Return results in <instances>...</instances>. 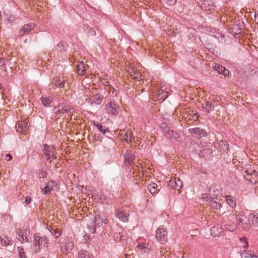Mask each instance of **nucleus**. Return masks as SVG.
Returning a JSON list of instances; mask_svg holds the SVG:
<instances>
[{
    "instance_id": "nucleus-1",
    "label": "nucleus",
    "mask_w": 258,
    "mask_h": 258,
    "mask_svg": "<svg viewBox=\"0 0 258 258\" xmlns=\"http://www.w3.org/2000/svg\"><path fill=\"white\" fill-rule=\"evenodd\" d=\"M105 219L99 215L95 216L93 218V216L92 215H86V217L82 218V226L87 227V230H84L85 234L94 233L97 228H99L103 223H105Z\"/></svg>"
},
{
    "instance_id": "nucleus-2",
    "label": "nucleus",
    "mask_w": 258,
    "mask_h": 258,
    "mask_svg": "<svg viewBox=\"0 0 258 258\" xmlns=\"http://www.w3.org/2000/svg\"><path fill=\"white\" fill-rule=\"evenodd\" d=\"M48 243V240L46 237H41L39 233H36L34 235V251L38 253L40 251V246L43 245L45 246Z\"/></svg>"
},
{
    "instance_id": "nucleus-3",
    "label": "nucleus",
    "mask_w": 258,
    "mask_h": 258,
    "mask_svg": "<svg viewBox=\"0 0 258 258\" xmlns=\"http://www.w3.org/2000/svg\"><path fill=\"white\" fill-rule=\"evenodd\" d=\"M54 107L53 111L55 114H65L67 113H73L74 110L70 106L65 104H60L57 107Z\"/></svg>"
},
{
    "instance_id": "nucleus-4",
    "label": "nucleus",
    "mask_w": 258,
    "mask_h": 258,
    "mask_svg": "<svg viewBox=\"0 0 258 258\" xmlns=\"http://www.w3.org/2000/svg\"><path fill=\"white\" fill-rule=\"evenodd\" d=\"M156 238L160 243L163 244L167 241V232L163 228L157 229Z\"/></svg>"
},
{
    "instance_id": "nucleus-5",
    "label": "nucleus",
    "mask_w": 258,
    "mask_h": 258,
    "mask_svg": "<svg viewBox=\"0 0 258 258\" xmlns=\"http://www.w3.org/2000/svg\"><path fill=\"white\" fill-rule=\"evenodd\" d=\"M106 112L112 115H116L118 113V106L113 102L110 101L106 105Z\"/></svg>"
},
{
    "instance_id": "nucleus-6",
    "label": "nucleus",
    "mask_w": 258,
    "mask_h": 258,
    "mask_svg": "<svg viewBox=\"0 0 258 258\" xmlns=\"http://www.w3.org/2000/svg\"><path fill=\"white\" fill-rule=\"evenodd\" d=\"M188 131L191 135H195L198 136L199 138H201L207 136L206 131L198 127L193 128H189Z\"/></svg>"
},
{
    "instance_id": "nucleus-7",
    "label": "nucleus",
    "mask_w": 258,
    "mask_h": 258,
    "mask_svg": "<svg viewBox=\"0 0 258 258\" xmlns=\"http://www.w3.org/2000/svg\"><path fill=\"white\" fill-rule=\"evenodd\" d=\"M35 25L33 23L25 24L19 31V36L22 37L25 35L28 34L30 31L34 28Z\"/></svg>"
},
{
    "instance_id": "nucleus-8",
    "label": "nucleus",
    "mask_w": 258,
    "mask_h": 258,
    "mask_svg": "<svg viewBox=\"0 0 258 258\" xmlns=\"http://www.w3.org/2000/svg\"><path fill=\"white\" fill-rule=\"evenodd\" d=\"M209 200V206L213 209L216 210H220L222 207V203L220 202V200L217 202L218 198L216 197H210Z\"/></svg>"
},
{
    "instance_id": "nucleus-9",
    "label": "nucleus",
    "mask_w": 258,
    "mask_h": 258,
    "mask_svg": "<svg viewBox=\"0 0 258 258\" xmlns=\"http://www.w3.org/2000/svg\"><path fill=\"white\" fill-rule=\"evenodd\" d=\"M165 136H166L167 138H170V139H174V140H176L177 141H181V138L176 132H174L173 130H171L170 129V127L167 128V130L166 133H165Z\"/></svg>"
},
{
    "instance_id": "nucleus-10",
    "label": "nucleus",
    "mask_w": 258,
    "mask_h": 258,
    "mask_svg": "<svg viewBox=\"0 0 258 258\" xmlns=\"http://www.w3.org/2000/svg\"><path fill=\"white\" fill-rule=\"evenodd\" d=\"M115 215L122 222H126L128 221L127 217L129 214H126L121 209H117L115 211Z\"/></svg>"
},
{
    "instance_id": "nucleus-11",
    "label": "nucleus",
    "mask_w": 258,
    "mask_h": 258,
    "mask_svg": "<svg viewBox=\"0 0 258 258\" xmlns=\"http://www.w3.org/2000/svg\"><path fill=\"white\" fill-rule=\"evenodd\" d=\"M213 69L216 71L219 74H223L224 76H227L229 75V72L228 70L226 69L224 67L218 64H215L213 67Z\"/></svg>"
},
{
    "instance_id": "nucleus-12",
    "label": "nucleus",
    "mask_w": 258,
    "mask_h": 258,
    "mask_svg": "<svg viewBox=\"0 0 258 258\" xmlns=\"http://www.w3.org/2000/svg\"><path fill=\"white\" fill-rule=\"evenodd\" d=\"M43 153L45 156L46 157V160L49 161L50 159V155L51 153L54 149V147H50L46 144H44L43 145Z\"/></svg>"
},
{
    "instance_id": "nucleus-13",
    "label": "nucleus",
    "mask_w": 258,
    "mask_h": 258,
    "mask_svg": "<svg viewBox=\"0 0 258 258\" xmlns=\"http://www.w3.org/2000/svg\"><path fill=\"white\" fill-rule=\"evenodd\" d=\"M241 258H258V255L251 250H244L240 254Z\"/></svg>"
},
{
    "instance_id": "nucleus-14",
    "label": "nucleus",
    "mask_w": 258,
    "mask_h": 258,
    "mask_svg": "<svg viewBox=\"0 0 258 258\" xmlns=\"http://www.w3.org/2000/svg\"><path fill=\"white\" fill-rule=\"evenodd\" d=\"M83 29L85 33H87L90 36H93L95 34V30L90 26L88 24H85L84 21Z\"/></svg>"
},
{
    "instance_id": "nucleus-15",
    "label": "nucleus",
    "mask_w": 258,
    "mask_h": 258,
    "mask_svg": "<svg viewBox=\"0 0 258 258\" xmlns=\"http://www.w3.org/2000/svg\"><path fill=\"white\" fill-rule=\"evenodd\" d=\"M210 231L211 235L214 237L218 236L223 233V228L222 227H218L217 226L212 227Z\"/></svg>"
},
{
    "instance_id": "nucleus-16",
    "label": "nucleus",
    "mask_w": 258,
    "mask_h": 258,
    "mask_svg": "<svg viewBox=\"0 0 258 258\" xmlns=\"http://www.w3.org/2000/svg\"><path fill=\"white\" fill-rule=\"evenodd\" d=\"M169 185L177 189H179L182 188L183 186L182 183L179 178H178L175 180H170L169 181Z\"/></svg>"
},
{
    "instance_id": "nucleus-17",
    "label": "nucleus",
    "mask_w": 258,
    "mask_h": 258,
    "mask_svg": "<svg viewBox=\"0 0 258 258\" xmlns=\"http://www.w3.org/2000/svg\"><path fill=\"white\" fill-rule=\"evenodd\" d=\"M103 98V96L100 94H96L94 96L92 97L90 100H91V104H92L93 103L99 105L102 101V99Z\"/></svg>"
},
{
    "instance_id": "nucleus-18",
    "label": "nucleus",
    "mask_w": 258,
    "mask_h": 258,
    "mask_svg": "<svg viewBox=\"0 0 258 258\" xmlns=\"http://www.w3.org/2000/svg\"><path fill=\"white\" fill-rule=\"evenodd\" d=\"M68 46V44L66 42H60L55 47V49L59 52L62 53L64 52L66 47Z\"/></svg>"
},
{
    "instance_id": "nucleus-19",
    "label": "nucleus",
    "mask_w": 258,
    "mask_h": 258,
    "mask_svg": "<svg viewBox=\"0 0 258 258\" xmlns=\"http://www.w3.org/2000/svg\"><path fill=\"white\" fill-rule=\"evenodd\" d=\"M249 220L251 219V223L253 225L258 226V213L253 212L249 216Z\"/></svg>"
},
{
    "instance_id": "nucleus-20",
    "label": "nucleus",
    "mask_w": 258,
    "mask_h": 258,
    "mask_svg": "<svg viewBox=\"0 0 258 258\" xmlns=\"http://www.w3.org/2000/svg\"><path fill=\"white\" fill-rule=\"evenodd\" d=\"M94 124L98 130L104 135H105L106 133L109 132L108 128L105 126H103L101 123L99 122H95Z\"/></svg>"
},
{
    "instance_id": "nucleus-21",
    "label": "nucleus",
    "mask_w": 258,
    "mask_h": 258,
    "mask_svg": "<svg viewBox=\"0 0 258 258\" xmlns=\"http://www.w3.org/2000/svg\"><path fill=\"white\" fill-rule=\"evenodd\" d=\"M203 108L207 111L208 112H210V111L213 110L214 109V106L212 104V100H208L206 102V105L205 106H203Z\"/></svg>"
},
{
    "instance_id": "nucleus-22",
    "label": "nucleus",
    "mask_w": 258,
    "mask_h": 258,
    "mask_svg": "<svg viewBox=\"0 0 258 258\" xmlns=\"http://www.w3.org/2000/svg\"><path fill=\"white\" fill-rule=\"evenodd\" d=\"M148 188L151 194H155L157 190V185L155 183L152 182L148 185Z\"/></svg>"
},
{
    "instance_id": "nucleus-23",
    "label": "nucleus",
    "mask_w": 258,
    "mask_h": 258,
    "mask_svg": "<svg viewBox=\"0 0 258 258\" xmlns=\"http://www.w3.org/2000/svg\"><path fill=\"white\" fill-rule=\"evenodd\" d=\"M133 137L131 132H126L123 136V140L127 143L132 142V138Z\"/></svg>"
},
{
    "instance_id": "nucleus-24",
    "label": "nucleus",
    "mask_w": 258,
    "mask_h": 258,
    "mask_svg": "<svg viewBox=\"0 0 258 258\" xmlns=\"http://www.w3.org/2000/svg\"><path fill=\"white\" fill-rule=\"evenodd\" d=\"M226 199L227 204H228L231 207H233V206H235L236 202L233 197L230 196H226Z\"/></svg>"
},
{
    "instance_id": "nucleus-25",
    "label": "nucleus",
    "mask_w": 258,
    "mask_h": 258,
    "mask_svg": "<svg viewBox=\"0 0 258 258\" xmlns=\"http://www.w3.org/2000/svg\"><path fill=\"white\" fill-rule=\"evenodd\" d=\"M83 188H84V187L83 185H82V200H86V198L88 196H89V194L88 193V192H89L90 189H89L88 190L87 187H85L84 189H83Z\"/></svg>"
},
{
    "instance_id": "nucleus-26",
    "label": "nucleus",
    "mask_w": 258,
    "mask_h": 258,
    "mask_svg": "<svg viewBox=\"0 0 258 258\" xmlns=\"http://www.w3.org/2000/svg\"><path fill=\"white\" fill-rule=\"evenodd\" d=\"M17 233L19 237L18 240L20 241H23L24 240V237L25 236L24 235L25 231H24L21 229L19 228L17 230Z\"/></svg>"
},
{
    "instance_id": "nucleus-27",
    "label": "nucleus",
    "mask_w": 258,
    "mask_h": 258,
    "mask_svg": "<svg viewBox=\"0 0 258 258\" xmlns=\"http://www.w3.org/2000/svg\"><path fill=\"white\" fill-rule=\"evenodd\" d=\"M4 14L7 17L6 19H4L5 21H9L10 22H13L15 21V17L14 15H12V14L9 15L8 13L6 14V12H4Z\"/></svg>"
},
{
    "instance_id": "nucleus-28",
    "label": "nucleus",
    "mask_w": 258,
    "mask_h": 258,
    "mask_svg": "<svg viewBox=\"0 0 258 258\" xmlns=\"http://www.w3.org/2000/svg\"><path fill=\"white\" fill-rule=\"evenodd\" d=\"M220 145L223 148V151L228 152L229 149V145L226 141H221Z\"/></svg>"
},
{
    "instance_id": "nucleus-29",
    "label": "nucleus",
    "mask_w": 258,
    "mask_h": 258,
    "mask_svg": "<svg viewBox=\"0 0 258 258\" xmlns=\"http://www.w3.org/2000/svg\"><path fill=\"white\" fill-rule=\"evenodd\" d=\"M124 157L125 159L133 161L135 155L132 154L131 152L127 151L125 153Z\"/></svg>"
},
{
    "instance_id": "nucleus-30",
    "label": "nucleus",
    "mask_w": 258,
    "mask_h": 258,
    "mask_svg": "<svg viewBox=\"0 0 258 258\" xmlns=\"http://www.w3.org/2000/svg\"><path fill=\"white\" fill-rule=\"evenodd\" d=\"M41 100L42 104L46 107L48 106L49 104L51 103L50 99H49L46 97H42L41 98Z\"/></svg>"
},
{
    "instance_id": "nucleus-31",
    "label": "nucleus",
    "mask_w": 258,
    "mask_h": 258,
    "mask_svg": "<svg viewBox=\"0 0 258 258\" xmlns=\"http://www.w3.org/2000/svg\"><path fill=\"white\" fill-rule=\"evenodd\" d=\"M87 67H88V65H85L84 62L82 61V71H81V72H82V77L85 75L86 74V68ZM84 80V79H83V78H82V82H83ZM83 85V83H82V86Z\"/></svg>"
},
{
    "instance_id": "nucleus-32",
    "label": "nucleus",
    "mask_w": 258,
    "mask_h": 258,
    "mask_svg": "<svg viewBox=\"0 0 258 258\" xmlns=\"http://www.w3.org/2000/svg\"><path fill=\"white\" fill-rule=\"evenodd\" d=\"M224 227H225V228L224 229H223V233L224 232L225 234H226V231L227 230L228 231H230V232H234V231L236 229V227L234 226H230V225H229V226H225Z\"/></svg>"
},
{
    "instance_id": "nucleus-33",
    "label": "nucleus",
    "mask_w": 258,
    "mask_h": 258,
    "mask_svg": "<svg viewBox=\"0 0 258 258\" xmlns=\"http://www.w3.org/2000/svg\"><path fill=\"white\" fill-rule=\"evenodd\" d=\"M100 200L102 203H106L108 204L109 203V198L107 196L102 195L100 198Z\"/></svg>"
},
{
    "instance_id": "nucleus-34",
    "label": "nucleus",
    "mask_w": 258,
    "mask_h": 258,
    "mask_svg": "<svg viewBox=\"0 0 258 258\" xmlns=\"http://www.w3.org/2000/svg\"><path fill=\"white\" fill-rule=\"evenodd\" d=\"M51 189L50 188L49 186H46L45 187L42 188L41 192L44 195H48L50 194Z\"/></svg>"
},
{
    "instance_id": "nucleus-35",
    "label": "nucleus",
    "mask_w": 258,
    "mask_h": 258,
    "mask_svg": "<svg viewBox=\"0 0 258 258\" xmlns=\"http://www.w3.org/2000/svg\"><path fill=\"white\" fill-rule=\"evenodd\" d=\"M55 85L56 87L63 88L64 87V82L61 81L59 79L55 82Z\"/></svg>"
},
{
    "instance_id": "nucleus-36",
    "label": "nucleus",
    "mask_w": 258,
    "mask_h": 258,
    "mask_svg": "<svg viewBox=\"0 0 258 258\" xmlns=\"http://www.w3.org/2000/svg\"><path fill=\"white\" fill-rule=\"evenodd\" d=\"M10 61L8 59L3 58L0 60V67H5V66Z\"/></svg>"
},
{
    "instance_id": "nucleus-37",
    "label": "nucleus",
    "mask_w": 258,
    "mask_h": 258,
    "mask_svg": "<svg viewBox=\"0 0 258 258\" xmlns=\"http://www.w3.org/2000/svg\"><path fill=\"white\" fill-rule=\"evenodd\" d=\"M240 241L241 242L245 244V245L243 246L244 248H247L248 247V244L247 239L246 237H242L241 238H240Z\"/></svg>"
},
{
    "instance_id": "nucleus-38",
    "label": "nucleus",
    "mask_w": 258,
    "mask_h": 258,
    "mask_svg": "<svg viewBox=\"0 0 258 258\" xmlns=\"http://www.w3.org/2000/svg\"><path fill=\"white\" fill-rule=\"evenodd\" d=\"M82 258H92L91 253L87 251L82 252Z\"/></svg>"
},
{
    "instance_id": "nucleus-39",
    "label": "nucleus",
    "mask_w": 258,
    "mask_h": 258,
    "mask_svg": "<svg viewBox=\"0 0 258 258\" xmlns=\"http://www.w3.org/2000/svg\"><path fill=\"white\" fill-rule=\"evenodd\" d=\"M19 254L20 256V258H27L26 255L25 254V251L23 248H20Z\"/></svg>"
},
{
    "instance_id": "nucleus-40",
    "label": "nucleus",
    "mask_w": 258,
    "mask_h": 258,
    "mask_svg": "<svg viewBox=\"0 0 258 258\" xmlns=\"http://www.w3.org/2000/svg\"><path fill=\"white\" fill-rule=\"evenodd\" d=\"M165 1L167 5L171 6L175 5L177 2V0H165Z\"/></svg>"
},
{
    "instance_id": "nucleus-41",
    "label": "nucleus",
    "mask_w": 258,
    "mask_h": 258,
    "mask_svg": "<svg viewBox=\"0 0 258 258\" xmlns=\"http://www.w3.org/2000/svg\"><path fill=\"white\" fill-rule=\"evenodd\" d=\"M7 241L8 245H12L13 244V241L11 238L8 237L7 236H4Z\"/></svg>"
},
{
    "instance_id": "nucleus-42",
    "label": "nucleus",
    "mask_w": 258,
    "mask_h": 258,
    "mask_svg": "<svg viewBox=\"0 0 258 258\" xmlns=\"http://www.w3.org/2000/svg\"><path fill=\"white\" fill-rule=\"evenodd\" d=\"M133 162V161L127 160L124 158V163L127 167H130L132 165V163Z\"/></svg>"
},
{
    "instance_id": "nucleus-43",
    "label": "nucleus",
    "mask_w": 258,
    "mask_h": 258,
    "mask_svg": "<svg viewBox=\"0 0 258 258\" xmlns=\"http://www.w3.org/2000/svg\"><path fill=\"white\" fill-rule=\"evenodd\" d=\"M160 128L161 129H163L164 130V132H165V133L166 132L167 130L166 128H167V124L165 122H163L161 124H160Z\"/></svg>"
},
{
    "instance_id": "nucleus-44",
    "label": "nucleus",
    "mask_w": 258,
    "mask_h": 258,
    "mask_svg": "<svg viewBox=\"0 0 258 258\" xmlns=\"http://www.w3.org/2000/svg\"><path fill=\"white\" fill-rule=\"evenodd\" d=\"M240 20H238L237 21V23H238V24H237L236 25V28H237V30L235 32L236 34H237V33H239L241 32V29L240 28V27H238V25L240 24Z\"/></svg>"
},
{
    "instance_id": "nucleus-45",
    "label": "nucleus",
    "mask_w": 258,
    "mask_h": 258,
    "mask_svg": "<svg viewBox=\"0 0 258 258\" xmlns=\"http://www.w3.org/2000/svg\"><path fill=\"white\" fill-rule=\"evenodd\" d=\"M31 201L32 200L31 197L29 196H27L25 198V203L27 205H28L31 203Z\"/></svg>"
},
{
    "instance_id": "nucleus-46",
    "label": "nucleus",
    "mask_w": 258,
    "mask_h": 258,
    "mask_svg": "<svg viewBox=\"0 0 258 258\" xmlns=\"http://www.w3.org/2000/svg\"><path fill=\"white\" fill-rule=\"evenodd\" d=\"M39 175L41 176V177H44L47 175V172L45 171L41 170L39 172Z\"/></svg>"
},
{
    "instance_id": "nucleus-47",
    "label": "nucleus",
    "mask_w": 258,
    "mask_h": 258,
    "mask_svg": "<svg viewBox=\"0 0 258 258\" xmlns=\"http://www.w3.org/2000/svg\"><path fill=\"white\" fill-rule=\"evenodd\" d=\"M1 242H2V244L3 245H8L7 244V239H5V238H2V237H1Z\"/></svg>"
},
{
    "instance_id": "nucleus-48",
    "label": "nucleus",
    "mask_w": 258,
    "mask_h": 258,
    "mask_svg": "<svg viewBox=\"0 0 258 258\" xmlns=\"http://www.w3.org/2000/svg\"><path fill=\"white\" fill-rule=\"evenodd\" d=\"M50 182L51 183L50 185L51 186V189L53 188L54 186H56L57 184V181L56 180H51Z\"/></svg>"
},
{
    "instance_id": "nucleus-49",
    "label": "nucleus",
    "mask_w": 258,
    "mask_h": 258,
    "mask_svg": "<svg viewBox=\"0 0 258 258\" xmlns=\"http://www.w3.org/2000/svg\"><path fill=\"white\" fill-rule=\"evenodd\" d=\"M244 216V215H242L241 214L240 215V216H238L237 217V220L238 221L239 223H242L243 221V219L242 218V216Z\"/></svg>"
},
{
    "instance_id": "nucleus-50",
    "label": "nucleus",
    "mask_w": 258,
    "mask_h": 258,
    "mask_svg": "<svg viewBox=\"0 0 258 258\" xmlns=\"http://www.w3.org/2000/svg\"><path fill=\"white\" fill-rule=\"evenodd\" d=\"M53 231L54 232V234L55 235V236L56 238L58 237L60 235L61 233L59 231H55V230H54V229H53Z\"/></svg>"
},
{
    "instance_id": "nucleus-51",
    "label": "nucleus",
    "mask_w": 258,
    "mask_h": 258,
    "mask_svg": "<svg viewBox=\"0 0 258 258\" xmlns=\"http://www.w3.org/2000/svg\"><path fill=\"white\" fill-rule=\"evenodd\" d=\"M12 159V156L11 155H10V154H7L6 155V160H7L8 161H10Z\"/></svg>"
},
{
    "instance_id": "nucleus-52",
    "label": "nucleus",
    "mask_w": 258,
    "mask_h": 258,
    "mask_svg": "<svg viewBox=\"0 0 258 258\" xmlns=\"http://www.w3.org/2000/svg\"><path fill=\"white\" fill-rule=\"evenodd\" d=\"M56 154V152H54L53 151L51 153V155H50V159H55Z\"/></svg>"
},
{
    "instance_id": "nucleus-53",
    "label": "nucleus",
    "mask_w": 258,
    "mask_h": 258,
    "mask_svg": "<svg viewBox=\"0 0 258 258\" xmlns=\"http://www.w3.org/2000/svg\"><path fill=\"white\" fill-rule=\"evenodd\" d=\"M202 196H203V199H207V201H208V202L209 203V199H210V198L208 197V196H209L208 194H203Z\"/></svg>"
},
{
    "instance_id": "nucleus-54",
    "label": "nucleus",
    "mask_w": 258,
    "mask_h": 258,
    "mask_svg": "<svg viewBox=\"0 0 258 258\" xmlns=\"http://www.w3.org/2000/svg\"><path fill=\"white\" fill-rule=\"evenodd\" d=\"M246 172L248 174H250L251 175H253L255 176L256 175V173L255 171H252L251 173H249L248 171H246Z\"/></svg>"
},
{
    "instance_id": "nucleus-55",
    "label": "nucleus",
    "mask_w": 258,
    "mask_h": 258,
    "mask_svg": "<svg viewBox=\"0 0 258 258\" xmlns=\"http://www.w3.org/2000/svg\"><path fill=\"white\" fill-rule=\"evenodd\" d=\"M72 246H73V244H71L70 245L68 246L67 248H64L66 250V251H68L69 249H72Z\"/></svg>"
},
{
    "instance_id": "nucleus-56",
    "label": "nucleus",
    "mask_w": 258,
    "mask_h": 258,
    "mask_svg": "<svg viewBox=\"0 0 258 258\" xmlns=\"http://www.w3.org/2000/svg\"><path fill=\"white\" fill-rule=\"evenodd\" d=\"M80 69L79 68V66L78 65V67H77V72H78V74L79 75V76H81V73H80Z\"/></svg>"
},
{
    "instance_id": "nucleus-57",
    "label": "nucleus",
    "mask_w": 258,
    "mask_h": 258,
    "mask_svg": "<svg viewBox=\"0 0 258 258\" xmlns=\"http://www.w3.org/2000/svg\"><path fill=\"white\" fill-rule=\"evenodd\" d=\"M138 247H139V248H140L141 249H143L144 248H145L144 245H139L138 244Z\"/></svg>"
},
{
    "instance_id": "nucleus-58",
    "label": "nucleus",
    "mask_w": 258,
    "mask_h": 258,
    "mask_svg": "<svg viewBox=\"0 0 258 258\" xmlns=\"http://www.w3.org/2000/svg\"><path fill=\"white\" fill-rule=\"evenodd\" d=\"M247 223H243L242 224L243 228H245L247 226Z\"/></svg>"
},
{
    "instance_id": "nucleus-59",
    "label": "nucleus",
    "mask_w": 258,
    "mask_h": 258,
    "mask_svg": "<svg viewBox=\"0 0 258 258\" xmlns=\"http://www.w3.org/2000/svg\"><path fill=\"white\" fill-rule=\"evenodd\" d=\"M211 1V0H204V3L206 4V3H209Z\"/></svg>"
},
{
    "instance_id": "nucleus-60",
    "label": "nucleus",
    "mask_w": 258,
    "mask_h": 258,
    "mask_svg": "<svg viewBox=\"0 0 258 258\" xmlns=\"http://www.w3.org/2000/svg\"><path fill=\"white\" fill-rule=\"evenodd\" d=\"M256 16L258 17V12H257L256 14H255V18H256Z\"/></svg>"
},
{
    "instance_id": "nucleus-61",
    "label": "nucleus",
    "mask_w": 258,
    "mask_h": 258,
    "mask_svg": "<svg viewBox=\"0 0 258 258\" xmlns=\"http://www.w3.org/2000/svg\"><path fill=\"white\" fill-rule=\"evenodd\" d=\"M83 215H84V213H83V214L82 213V218H83L84 217H86V216H84H84H83Z\"/></svg>"
},
{
    "instance_id": "nucleus-62",
    "label": "nucleus",
    "mask_w": 258,
    "mask_h": 258,
    "mask_svg": "<svg viewBox=\"0 0 258 258\" xmlns=\"http://www.w3.org/2000/svg\"><path fill=\"white\" fill-rule=\"evenodd\" d=\"M195 145H196L197 146H199V145L198 143H195Z\"/></svg>"
},
{
    "instance_id": "nucleus-63",
    "label": "nucleus",
    "mask_w": 258,
    "mask_h": 258,
    "mask_svg": "<svg viewBox=\"0 0 258 258\" xmlns=\"http://www.w3.org/2000/svg\"><path fill=\"white\" fill-rule=\"evenodd\" d=\"M77 180L79 181V175H78L77 177Z\"/></svg>"
},
{
    "instance_id": "nucleus-64",
    "label": "nucleus",
    "mask_w": 258,
    "mask_h": 258,
    "mask_svg": "<svg viewBox=\"0 0 258 258\" xmlns=\"http://www.w3.org/2000/svg\"><path fill=\"white\" fill-rule=\"evenodd\" d=\"M74 177L75 178V177H76V174H74Z\"/></svg>"
}]
</instances>
